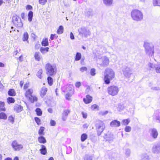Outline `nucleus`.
I'll return each mask as SVG.
<instances>
[{
	"label": "nucleus",
	"mask_w": 160,
	"mask_h": 160,
	"mask_svg": "<svg viewBox=\"0 0 160 160\" xmlns=\"http://www.w3.org/2000/svg\"><path fill=\"white\" fill-rule=\"evenodd\" d=\"M63 93H67L65 94L64 96L65 99L68 100H70L71 97L74 94L75 92L74 88L73 85H69L66 87H63L61 89Z\"/></svg>",
	"instance_id": "f257e3e1"
},
{
	"label": "nucleus",
	"mask_w": 160,
	"mask_h": 160,
	"mask_svg": "<svg viewBox=\"0 0 160 160\" xmlns=\"http://www.w3.org/2000/svg\"><path fill=\"white\" fill-rule=\"evenodd\" d=\"M105 74L103 77V80L106 84H109L110 81L115 78V73L113 70L111 68H108L105 69Z\"/></svg>",
	"instance_id": "f03ea898"
},
{
	"label": "nucleus",
	"mask_w": 160,
	"mask_h": 160,
	"mask_svg": "<svg viewBox=\"0 0 160 160\" xmlns=\"http://www.w3.org/2000/svg\"><path fill=\"white\" fill-rule=\"evenodd\" d=\"M45 68L47 75L49 76H53L56 73L57 69L55 64L47 63L45 64Z\"/></svg>",
	"instance_id": "7ed1b4c3"
},
{
	"label": "nucleus",
	"mask_w": 160,
	"mask_h": 160,
	"mask_svg": "<svg viewBox=\"0 0 160 160\" xmlns=\"http://www.w3.org/2000/svg\"><path fill=\"white\" fill-rule=\"evenodd\" d=\"M33 90L32 88H30L27 90L24 93L26 99L32 103L36 102L38 100L36 96L33 95Z\"/></svg>",
	"instance_id": "20e7f679"
},
{
	"label": "nucleus",
	"mask_w": 160,
	"mask_h": 160,
	"mask_svg": "<svg viewBox=\"0 0 160 160\" xmlns=\"http://www.w3.org/2000/svg\"><path fill=\"white\" fill-rule=\"evenodd\" d=\"M96 132L98 136L100 135L105 128V126L103 122L99 121L95 125Z\"/></svg>",
	"instance_id": "39448f33"
},
{
	"label": "nucleus",
	"mask_w": 160,
	"mask_h": 160,
	"mask_svg": "<svg viewBox=\"0 0 160 160\" xmlns=\"http://www.w3.org/2000/svg\"><path fill=\"white\" fill-rule=\"evenodd\" d=\"M132 18L134 20L140 21L143 18V16L142 12L137 9L132 10L131 13Z\"/></svg>",
	"instance_id": "423d86ee"
},
{
	"label": "nucleus",
	"mask_w": 160,
	"mask_h": 160,
	"mask_svg": "<svg viewBox=\"0 0 160 160\" xmlns=\"http://www.w3.org/2000/svg\"><path fill=\"white\" fill-rule=\"evenodd\" d=\"M107 90L109 95L114 96L118 94L119 91V89L118 86L113 85L108 87Z\"/></svg>",
	"instance_id": "0eeeda50"
},
{
	"label": "nucleus",
	"mask_w": 160,
	"mask_h": 160,
	"mask_svg": "<svg viewBox=\"0 0 160 160\" xmlns=\"http://www.w3.org/2000/svg\"><path fill=\"white\" fill-rule=\"evenodd\" d=\"M12 22L14 26L16 27L21 28L23 26V24L21 19L18 16H14L12 17Z\"/></svg>",
	"instance_id": "6e6552de"
},
{
	"label": "nucleus",
	"mask_w": 160,
	"mask_h": 160,
	"mask_svg": "<svg viewBox=\"0 0 160 160\" xmlns=\"http://www.w3.org/2000/svg\"><path fill=\"white\" fill-rule=\"evenodd\" d=\"M144 47L147 54L149 56H152L153 55L154 50L153 47H150V44L148 42L144 43Z\"/></svg>",
	"instance_id": "1a4fd4ad"
},
{
	"label": "nucleus",
	"mask_w": 160,
	"mask_h": 160,
	"mask_svg": "<svg viewBox=\"0 0 160 160\" xmlns=\"http://www.w3.org/2000/svg\"><path fill=\"white\" fill-rule=\"evenodd\" d=\"M12 146L15 151H20L23 148V146L22 144H19L16 140H14L12 142Z\"/></svg>",
	"instance_id": "9d476101"
},
{
	"label": "nucleus",
	"mask_w": 160,
	"mask_h": 160,
	"mask_svg": "<svg viewBox=\"0 0 160 160\" xmlns=\"http://www.w3.org/2000/svg\"><path fill=\"white\" fill-rule=\"evenodd\" d=\"M93 97L89 94L87 95L83 99V102L86 104L91 103Z\"/></svg>",
	"instance_id": "9b49d317"
},
{
	"label": "nucleus",
	"mask_w": 160,
	"mask_h": 160,
	"mask_svg": "<svg viewBox=\"0 0 160 160\" xmlns=\"http://www.w3.org/2000/svg\"><path fill=\"white\" fill-rule=\"evenodd\" d=\"M48 91V88L45 86H43L41 88L40 92V95L42 98H43L47 94Z\"/></svg>",
	"instance_id": "f8f14e48"
},
{
	"label": "nucleus",
	"mask_w": 160,
	"mask_h": 160,
	"mask_svg": "<svg viewBox=\"0 0 160 160\" xmlns=\"http://www.w3.org/2000/svg\"><path fill=\"white\" fill-rule=\"evenodd\" d=\"M14 110L17 113L21 112L23 110V107L20 105L16 104L13 108Z\"/></svg>",
	"instance_id": "ddd939ff"
},
{
	"label": "nucleus",
	"mask_w": 160,
	"mask_h": 160,
	"mask_svg": "<svg viewBox=\"0 0 160 160\" xmlns=\"http://www.w3.org/2000/svg\"><path fill=\"white\" fill-rule=\"evenodd\" d=\"M70 112V110L68 109L64 110L63 112L62 119L64 121H65L68 115Z\"/></svg>",
	"instance_id": "4468645a"
},
{
	"label": "nucleus",
	"mask_w": 160,
	"mask_h": 160,
	"mask_svg": "<svg viewBox=\"0 0 160 160\" xmlns=\"http://www.w3.org/2000/svg\"><path fill=\"white\" fill-rule=\"evenodd\" d=\"M40 146L41 148L39 150L40 153L43 155H46L47 153V149L46 146L43 144H41Z\"/></svg>",
	"instance_id": "2eb2a0df"
},
{
	"label": "nucleus",
	"mask_w": 160,
	"mask_h": 160,
	"mask_svg": "<svg viewBox=\"0 0 160 160\" xmlns=\"http://www.w3.org/2000/svg\"><path fill=\"white\" fill-rule=\"evenodd\" d=\"M38 140L40 143L44 144L47 142V140L42 135L39 136L38 138Z\"/></svg>",
	"instance_id": "dca6fc26"
},
{
	"label": "nucleus",
	"mask_w": 160,
	"mask_h": 160,
	"mask_svg": "<svg viewBox=\"0 0 160 160\" xmlns=\"http://www.w3.org/2000/svg\"><path fill=\"white\" fill-rule=\"evenodd\" d=\"M110 125L112 127H118L120 125V122L117 120H113L112 121Z\"/></svg>",
	"instance_id": "f3484780"
},
{
	"label": "nucleus",
	"mask_w": 160,
	"mask_h": 160,
	"mask_svg": "<svg viewBox=\"0 0 160 160\" xmlns=\"http://www.w3.org/2000/svg\"><path fill=\"white\" fill-rule=\"evenodd\" d=\"M8 94L9 96L12 97H14L16 95L15 90L13 88L10 89L8 92Z\"/></svg>",
	"instance_id": "a211bd4d"
},
{
	"label": "nucleus",
	"mask_w": 160,
	"mask_h": 160,
	"mask_svg": "<svg viewBox=\"0 0 160 160\" xmlns=\"http://www.w3.org/2000/svg\"><path fill=\"white\" fill-rule=\"evenodd\" d=\"M5 106V102H4L0 101V111L5 112L6 111V109Z\"/></svg>",
	"instance_id": "6ab92c4d"
},
{
	"label": "nucleus",
	"mask_w": 160,
	"mask_h": 160,
	"mask_svg": "<svg viewBox=\"0 0 160 160\" xmlns=\"http://www.w3.org/2000/svg\"><path fill=\"white\" fill-rule=\"evenodd\" d=\"M45 128L44 127L41 126L40 127L38 131V134L40 136L44 135L45 134L44 131Z\"/></svg>",
	"instance_id": "aec40b11"
},
{
	"label": "nucleus",
	"mask_w": 160,
	"mask_h": 160,
	"mask_svg": "<svg viewBox=\"0 0 160 160\" xmlns=\"http://www.w3.org/2000/svg\"><path fill=\"white\" fill-rule=\"evenodd\" d=\"M109 61L108 58L105 57L102 60V65L103 66H106L109 64Z\"/></svg>",
	"instance_id": "412c9836"
},
{
	"label": "nucleus",
	"mask_w": 160,
	"mask_h": 160,
	"mask_svg": "<svg viewBox=\"0 0 160 160\" xmlns=\"http://www.w3.org/2000/svg\"><path fill=\"white\" fill-rule=\"evenodd\" d=\"M29 38V35L28 33L27 32H25L23 34L22 40L23 41H27L28 42V39Z\"/></svg>",
	"instance_id": "4be33fe9"
},
{
	"label": "nucleus",
	"mask_w": 160,
	"mask_h": 160,
	"mask_svg": "<svg viewBox=\"0 0 160 160\" xmlns=\"http://www.w3.org/2000/svg\"><path fill=\"white\" fill-rule=\"evenodd\" d=\"M7 103L10 104L13 103L15 102V100L14 98L12 97H8L7 99Z\"/></svg>",
	"instance_id": "5701e85b"
},
{
	"label": "nucleus",
	"mask_w": 160,
	"mask_h": 160,
	"mask_svg": "<svg viewBox=\"0 0 160 160\" xmlns=\"http://www.w3.org/2000/svg\"><path fill=\"white\" fill-rule=\"evenodd\" d=\"M42 45L43 46H47L48 45V39L47 38L43 39L41 42Z\"/></svg>",
	"instance_id": "b1692460"
},
{
	"label": "nucleus",
	"mask_w": 160,
	"mask_h": 160,
	"mask_svg": "<svg viewBox=\"0 0 160 160\" xmlns=\"http://www.w3.org/2000/svg\"><path fill=\"white\" fill-rule=\"evenodd\" d=\"M82 57V55L80 52H77L75 57V60L76 61H79L81 59Z\"/></svg>",
	"instance_id": "393cba45"
},
{
	"label": "nucleus",
	"mask_w": 160,
	"mask_h": 160,
	"mask_svg": "<svg viewBox=\"0 0 160 160\" xmlns=\"http://www.w3.org/2000/svg\"><path fill=\"white\" fill-rule=\"evenodd\" d=\"M7 118V114L4 112L0 113V120H6Z\"/></svg>",
	"instance_id": "a878e982"
},
{
	"label": "nucleus",
	"mask_w": 160,
	"mask_h": 160,
	"mask_svg": "<svg viewBox=\"0 0 160 160\" xmlns=\"http://www.w3.org/2000/svg\"><path fill=\"white\" fill-rule=\"evenodd\" d=\"M152 137L155 138H157L158 135V133L156 130L155 129H152Z\"/></svg>",
	"instance_id": "bb28decb"
},
{
	"label": "nucleus",
	"mask_w": 160,
	"mask_h": 160,
	"mask_svg": "<svg viewBox=\"0 0 160 160\" xmlns=\"http://www.w3.org/2000/svg\"><path fill=\"white\" fill-rule=\"evenodd\" d=\"M51 76H48L47 79L48 83L50 86H52L53 83V80L52 78L51 77Z\"/></svg>",
	"instance_id": "cd10ccee"
},
{
	"label": "nucleus",
	"mask_w": 160,
	"mask_h": 160,
	"mask_svg": "<svg viewBox=\"0 0 160 160\" xmlns=\"http://www.w3.org/2000/svg\"><path fill=\"white\" fill-rule=\"evenodd\" d=\"M63 27L62 26H60L57 30V33L58 34H61L63 33Z\"/></svg>",
	"instance_id": "c85d7f7f"
},
{
	"label": "nucleus",
	"mask_w": 160,
	"mask_h": 160,
	"mask_svg": "<svg viewBox=\"0 0 160 160\" xmlns=\"http://www.w3.org/2000/svg\"><path fill=\"white\" fill-rule=\"evenodd\" d=\"M87 135L85 133H83L81 136V140L82 142H83L87 139Z\"/></svg>",
	"instance_id": "c756f323"
},
{
	"label": "nucleus",
	"mask_w": 160,
	"mask_h": 160,
	"mask_svg": "<svg viewBox=\"0 0 160 160\" xmlns=\"http://www.w3.org/2000/svg\"><path fill=\"white\" fill-rule=\"evenodd\" d=\"M35 112L38 116H42V111L40 108H37L35 110Z\"/></svg>",
	"instance_id": "7c9ffc66"
},
{
	"label": "nucleus",
	"mask_w": 160,
	"mask_h": 160,
	"mask_svg": "<svg viewBox=\"0 0 160 160\" xmlns=\"http://www.w3.org/2000/svg\"><path fill=\"white\" fill-rule=\"evenodd\" d=\"M34 58L37 61H39L41 59V57L39 52H36L34 54Z\"/></svg>",
	"instance_id": "2f4dec72"
},
{
	"label": "nucleus",
	"mask_w": 160,
	"mask_h": 160,
	"mask_svg": "<svg viewBox=\"0 0 160 160\" xmlns=\"http://www.w3.org/2000/svg\"><path fill=\"white\" fill-rule=\"evenodd\" d=\"M152 3L154 6L160 7V0H153Z\"/></svg>",
	"instance_id": "473e14b6"
},
{
	"label": "nucleus",
	"mask_w": 160,
	"mask_h": 160,
	"mask_svg": "<svg viewBox=\"0 0 160 160\" xmlns=\"http://www.w3.org/2000/svg\"><path fill=\"white\" fill-rule=\"evenodd\" d=\"M33 13L32 11H30L28 13V20L30 21H32L33 17Z\"/></svg>",
	"instance_id": "72a5a7b5"
},
{
	"label": "nucleus",
	"mask_w": 160,
	"mask_h": 160,
	"mask_svg": "<svg viewBox=\"0 0 160 160\" xmlns=\"http://www.w3.org/2000/svg\"><path fill=\"white\" fill-rule=\"evenodd\" d=\"M14 118L13 116L12 115H11L8 117V120L9 122L13 124L14 122Z\"/></svg>",
	"instance_id": "f704fd0d"
},
{
	"label": "nucleus",
	"mask_w": 160,
	"mask_h": 160,
	"mask_svg": "<svg viewBox=\"0 0 160 160\" xmlns=\"http://www.w3.org/2000/svg\"><path fill=\"white\" fill-rule=\"evenodd\" d=\"M103 2L106 5H110L112 4L113 0H103Z\"/></svg>",
	"instance_id": "c9c22d12"
},
{
	"label": "nucleus",
	"mask_w": 160,
	"mask_h": 160,
	"mask_svg": "<svg viewBox=\"0 0 160 160\" xmlns=\"http://www.w3.org/2000/svg\"><path fill=\"white\" fill-rule=\"evenodd\" d=\"M34 119L35 122L38 125H40L41 124V120L39 118L35 117Z\"/></svg>",
	"instance_id": "e433bc0d"
},
{
	"label": "nucleus",
	"mask_w": 160,
	"mask_h": 160,
	"mask_svg": "<svg viewBox=\"0 0 160 160\" xmlns=\"http://www.w3.org/2000/svg\"><path fill=\"white\" fill-rule=\"evenodd\" d=\"M30 82H26L24 85L23 89L24 90H25L26 91L27 90H28L27 89L30 87Z\"/></svg>",
	"instance_id": "4c0bfd02"
},
{
	"label": "nucleus",
	"mask_w": 160,
	"mask_h": 160,
	"mask_svg": "<svg viewBox=\"0 0 160 160\" xmlns=\"http://www.w3.org/2000/svg\"><path fill=\"white\" fill-rule=\"evenodd\" d=\"M48 47H46L45 48H40V51L42 53H44L45 52H48Z\"/></svg>",
	"instance_id": "58836bf2"
},
{
	"label": "nucleus",
	"mask_w": 160,
	"mask_h": 160,
	"mask_svg": "<svg viewBox=\"0 0 160 160\" xmlns=\"http://www.w3.org/2000/svg\"><path fill=\"white\" fill-rule=\"evenodd\" d=\"M130 120L129 119H124L122 121V123L123 125H126L130 122Z\"/></svg>",
	"instance_id": "ea45409f"
},
{
	"label": "nucleus",
	"mask_w": 160,
	"mask_h": 160,
	"mask_svg": "<svg viewBox=\"0 0 160 160\" xmlns=\"http://www.w3.org/2000/svg\"><path fill=\"white\" fill-rule=\"evenodd\" d=\"M91 108L92 110L95 109L98 110L99 107L97 104H94L91 106Z\"/></svg>",
	"instance_id": "a19ab883"
},
{
	"label": "nucleus",
	"mask_w": 160,
	"mask_h": 160,
	"mask_svg": "<svg viewBox=\"0 0 160 160\" xmlns=\"http://www.w3.org/2000/svg\"><path fill=\"white\" fill-rule=\"evenodd\" d=\"M47 0H39L38 2L39 3L42 5H45L47 2Z\"/></svg>",
	"instance_id": "79ce46f5"
},
{
	"label": "nucleus",
	"mask_w": 160,
	"mask_h": 160,
	"mask_svg": "<svg viewBox=\"0 0 160 160\" xmlns=\"http://www.w3.org/2000/svg\"><path fill=\"white\" fill-rule=\"evenodd\" d=\"M84 160H92V156L86 155L84 158Z\"/></svg>",
	"instance_id": "37998d69"
},
{
	"label": "nucleus",
	"mask_w": 160,
	"mask_h": 160,
	"mask_svg": "<svg viewBox=\"0 0 160 160\" xmlns=\"http://www.w3.org/2000/svg\"><path fill=\"white\" fill-rule=\"evenodd\" d=\"M96 70L95 68H92L91 69L90 74L92 76H94L96 74Z\"/></svg>",
	"instance_id": "c03bdc74"
},
{
	"label": "nucleus",
	"mask_w": 160,
	"mask_h": 160,
	"mask_svg": "<svg viewBox=\"0 0 160 160\" xmlns=\"http://www.w3.org/2000/svg\"><path fill=\"white\" fill-rule=\"evenodd\" d=\"M56 124V122L52 120H51L50 121V125L51 126H54Z\"/></svg>",
	"instance_id": "a18cd8bd"
},
{
	"label": "nucleus",
	"mask_w": 160,
	"mask_h": 160,
	"mask_svg": "<svg viewBox=\"0 0 160 160\" xmlns=\"http://www.w3.org/2000/svg\"><path fill=\"white\" fill-rule=\"evenodd\" d=\"M131 129V127L129 126H127L125 128L124 130L126 132H130Z\"/></svg>",
	"instance_id": "49530a36"
},
{
	"label": "nucleus",
	"mask_w": 160,
	"mask_h": 160,
	"mask_svg": "<svg viewBox=\"0 0 160 160\" xmlns=\"http://www.w3.org/2000/svg\"><path fill=\"white\" fill-rule=\"evenodd\" d=\"M155 70L157 73H160V65H158L155 68Z\"/></svg>",
	"instance_id": "de8ad7c7"
},
{
	"label": "nucleus",
	"mask_w": 160,
	"mask_h": 160,
	"mask_svg": "<svg viewBox=\"0 0 160 160\" xmlns=\"http://www.w3.org/2000/svg\"><path fill=\"white\" fill-rule=\"evenodd\" d=\"M87 70V68L86 67H81L80 68V71L82 72H83L85 71H86Z\"/></svg>",
	"instance_id": "09e8293b"
},
{
	"label": "nucleus",
	"mask_w": 160,
	"mask_h": 160,
	"mask_svg": "<svg viewBox=\"0 0 160 160\" xmlns=\"http://www.w3.org/2000/svg\"><path fill=\"white\" fill-rule=\"evenodd\" d=\"M79 34H82L84 33L85 30L82 28H80L78 30Z\"/></svg>",
	"instance_id": "8fccbe9b"
},
{
	"label": "nucleus",
	"mask_w": 160,
	"mask_h": 160,
	"mask_svg": "<svg viewBox=\"0 0 160 160\" xmlns=\"http://www.w3.org/2000/svg\"><path fill=\"white\" fill-rule=\"evenodd\" d=\"M55 37H56V38H57L58 36H57L55 34H51L50 35V38L51 40H53Z\"/></svg>",
	"instance_id": "3c124183"
},
{
	"label": "nucleus",
	"mask_w": 160,
	"mask_h": 160,
	"mask_svg": "<svg viewBox=\"0 0 160 160\" xmlns=\"http://www.w3.org/2000/svg\"><path fill=\"white\" fill-rule=\"evenodd\" d=\"M82 117L84 118H87L88 114L86 112H82Z\"/></svg>",
	"instance_id": "603ef678"
},
{
	"label": "nucleus",
	"mask_w": 160,
	"mask_h": 160,
	"mask_svg": "<svg viewBox=\"0 0 160 160\" xmlns=\"http://www.w3.org/2000/svg\"><path fill=\"white\" fill-rule=\"evenodd\" d=\"M26 9L27 10H31L32 9V7L30 5H28L26 6Z\"/></svg>",
	"instance_id": "864d4df0"
},
{
	"label": "nucleus",
	"mask_w": 160,
	"mask_h": 160,
	"mask_svg": "<svg viewBox=\"0 0 160 160\" xmlns=\"http://www.w3.org/2000/svg\"><path fill=\"white\" fill-rule=\"evenodd\" d=\"M81 85V83L79 82H76L75 84V86L78 88H79Z\"/></svg>",
	"instance_id": "5fc2aeb1"
},
{
	"label": "nucleus",
	"mask_w": 160,
	"mask_h": 160,
	"mask_svg": "<svg viewBox=\"0 0 160 160\" xmlns=\"http://www.w3.org/2000/svg\"><path fill=\"white\" fill-rule=\"evenodd\" d=\"M18 59L19 60L20 62L23 61L24 60V58L23 55H21L18 58Z\"/></svg>",
	"instance_id": "6e6d98bb"
},
{
	"label": "nucleus",
	"mask_w": 160,
	"mask_h": 160,
	"mask_svg": "<svg viewBox=\"0 0 160 160\" xmlns=\"http://www.w3.org/2000/svg\"><path fill=\"white\" fill-rule=\"evenodd\" d=\"M89 127V125L87 123H85L83 125V128L84 129H87Z\"/></svg>",
	"instance_id": "4d7b16f0"
},
{
	"label": "nucleus",
	"mask_w": 160,
	"mask_h": 160,
	"mask_svg": "<svg viewBox=\"0 0 160 160\" xmlns=\"http://www.w3.org/2000/svg\"><path fill=\"white\" fill-rule=\"evenodd\" d=\"M70 38L71 39H74V37L72 33L71 32L70 34Z\"/></svg>",
	"instance_id": "13d9d810"
},
{
	"label": "nucleus",
	"mask_w": 160,
	"mask_h": 160,
	"mask_svg": "<svg viewBox=\"0 0 160 160\" xmlns=\"http://www.w3.org/2000/svg\"><path fill=\"white\" fill-rule=\"evenodd\" d=\"M148 68L150 69L153 68V65L152 64L150 63L148 65Z\"/></svg>",
	"instance_id": "bf43d9fd"
},
{
	"label": "nucleus",
	"mask_w": 160,
	"mask_h": 160,
	"mask_svg": "<svg viewBox=\"0 0 160 160\" xmlns=\"http://www.w3.org/2000/svg\"><path fill=\"white\" fill-rule=\"evenodd\" d=\"M21 17L22 19H24L25 17V13L24 12H22L21 14Z\"/></svg>",
	"instance_id": "052dcab7"
},
{
	"label": "nucleus",
	"mask_w": 160,
	"mask_h": 160,
	"mask_svg": "<svg viewBox=\"0 0 160 160\" xmlns=\"http://www.w3.org/2000/svg\"><path fill=\"white\" fill-rule=\"evenodd\" d=\"M48 111L50 113H52L53 112V110L52 108H49L48 109Z\"/></svg>",
	"instance_id": "680f3d73"
},
{
	"label": "nucleus",
	"mask_w": 160,
	"mask_h": 160,
	"mask_svg": "<svg viewBox=\"0 0 160 160\" xmlns=\"http://www.w3.org/2000/svg\"><path fill=\"white\" fill-rule=\"evenodd\" d=\"M23 84H24V82L23 81H21L20 82V86L21 87H22L23 86Z\"/></svg>",
	"instance_id": "e2e57ef3"
},
{
	"label": "nucleus",
	"mask_w": 160,
	"mask_h": 160,
	"mask_svg": "<svg viewBox=\"0 0 160 160\" xmlns=\"http://www.w3.org/2000/svg\"><path fill=\"white\" fill-rule=\"evenodd\" d=\"M38 73V75L40 76H41L42 74V70H39Z\"/></svg>",
	"instance_id": "0e129e2a"
},
{
	"label": "nucleus",
	"mask_w": 160,
	"mask_h": 160,
	"mask_svg": "<svg viewBox=\"0 0 160 160\" xmlns=\"http://www.w3.org/2000/svg\"><path fill=\"white\" fill-rule=\"evenodd\" d=\"M4 67V64L2 62H0V67Z\"/></svg>",
	"instance_id": "69168bd1"
},
{
	"label": "nucleus",
	"mask_w": 160,
	"mask_h": 160,
	"mask_svg": "<svg viewBox=\"0 0 160 160\" xmlns=\"http://www.w3.org/2000/svg\"><path fill=\"white\" fill-rule=\"evenodd\" d=\"M13 160H19V158L18 156H16L13 159Z\"/></svg>",
	"instance_id": "338daca9"
},
{
	"label": "nucleus",
	"mask_w": 160,
	"mask_h": 160,
	"mask_svg": "<svg viewBox=\"0 0 160 160\" xmlns=\"http://www.w3.org/2000/svg\"><path fill=\"white\" fill-rule=\"evenodd\" d=\"M4 160H12V158L8 157L5 158Z\"/></svg>",
	"instance_id": "774afa93"
}]
</instances>
